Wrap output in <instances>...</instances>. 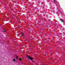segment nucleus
<instances>
[{
	"mask_svg": "<svg viewBox=\"0 0 65 65\" xmlns=\"http://www.w3.org/2000/svg\"><path fill=\"white\" fill-rule=\"evenodd\" d=\"M27 57H28V59H29V60H31L32 61H33V59L32 57H31V56H29L28 55L27 56Z\"/></svg>",
	"mask_w": 65,
	"mask_h": 65,
	"instance_id": "1",
	"label": "nucleus"
},
{
	"mask_svg": "<svg viewBox=\"0 0 65 65\" xmlns=\"http://www.w3.org/2000/svg\"><path fill=\"white\" fill-rule=\"evenodd\" d=\"M21 35L23 36V37L25 36V35H24V34L23 32H21Z\"/></svg>",
	"mask_w": 65,
	"mask_h": 65,
	"instance_id": "2",
	"label": "nucleus"
},
{
	"mask_svg": "<svg viewBox=\"0 0 65 65\" xmlns=\"http://www.w3.org/2000/svg\"><path fill=\"white\" fill-rule=\"evenodd\" d=\"M60 20H61V21H62V23H63V22H64V20H63L62 19H60Z\"/></svg>",
	"mask_w": 65,
	"mask_h": 65,
	"instance_id": "3",
	"label": "nucleus"
},
{
	"mask_svg": "<svg viewBox=\"0 0 65 65\" xmlns=\"http://www.w3.org/2000/svg\"><path fill=\"white\" fill-rule=\"evenodd\" d=\"M3 30L5 32H6V30H5V29L4 28H3Z\"/></svg>",
	"mask_w": 65,
	"mask_h": 65,
	"instance_id": "4",
	"label": "nucleus"
},
{
	"mask_svg": "<svg viewBox=\"0 0 65 65\" xmlns=\"http://www.w3.org/2000/svg\"><path fill=\"white\" fill-rule=\"evenodd\" d=\"M15 56L16 58V59H18V57L16 55H15Z\"/></svg>",
	"mask_w": 65,
	"mask_h": 65,
	"instance_id": "5",
	"label": "nucleus"
},
{
	"mask_svg": "<svg viewBox=\"0 0 65 65\" xmlns=\"http://www.w3.org/2000/svg\"><path fill=\"white\" fill-rule=\"evenodd\" d=\"M19 61H21L22 60V59L21 58H20L19 59Z\"/></svg>",
	"mask_w": 65,
	"mask_h": 65,
	"instance_id": "6",
	"label": "nucleus"
},
{
	"mask_svg": "<svg viewBox=\"0 0 65 65\" xmlns=\"http://www.w3.org/2000/svg\"><path fill=\"white\" fill-rule=\"evenodd\" d=\"M13 61L14 62H15V59H13Z\"/></svg>",
	"mask_w": 65,
	"mask_h": 65,
	"instance_id": "7",
	"label": "nucleus"
},
{
	"mask_svg": "<svg viewBox=\"0 0 65 65\" xmlns=\"http://www.w3.org/2000/svg\"><path fill=\"white\" fill-rule=\"evenodd\" d=\"M54 2H56V1H55V0H54Z\"/></svg>",
	"mask_w": 65,
	"mask_h": 65,
	"instance_id": "8",
	"label": "nucleus"
}]
</instances>
